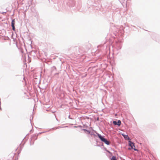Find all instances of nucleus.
<instances>
[{
	"label": "nucleus",
	"instance_id": "2",
	"mask_svg": "<svg viewBox=\"0 0 160 160\" xmlns=\"http://www.w3.org/2000/svg\"><path fill=\"white\" fill-rule=\"evenodd\" d=\"M129 145L131 147V148L134 149L135 150H137V149H135V146L134 145V143L130 141H129Z\"/></svg>",
	"mask_w": 160,
	"mask_h": 160
},
{
	"label": "nucleus",
	"instance_id": "3",
	"mask_svg": "<svg viewBox=\"0 0 160 160\" xmlns=\"http://www.w3.org/2000/svg\"><path fill=\"white\" fill-rule=\"evenodd\" d=\"M113 123L115 125H117L119 126L121 125V121H118V122L116 121H114L113 122Z\"/></svg>",
	"mask_w": 160,
	"mask_h": 160
},
{
	"label": "nucleus",
	"instance_id": "9",
	"mask_svg": "<svg viewBox=\"0 0 160 160\" xmlns=\"http://www.w3.org/2000/svg\"><path fill=\"white\" fill-rule=\"evenodd\" d=\"M98 118H97V120H98Z\"/></svg>",
	"mask_w": 160,
	"mask_h": 160
},
{
	"label": "nucleus",
	"instance_id": "5",
	"mask_svg": "<svg viewBox=\"0 0 160 160\" xmlns=\"http://www.w3.org/2000/svg\"><path fill=\"white\" fill-rule=\"evenodd\" d=\"M122 135L123 136L125 139L126 140H129V138L127 135H125L124 134H122Z\"/></svg>",
	"mask_w": 160,
	"mask_h": 160
},
{
	"label": "nucleus",
	"instance_id": "4",
	"mask_svg": "<svg viewBox=\"0 0 160 160\" xmlns=\"http://www.w3.org/2000/svg\"><path fill=\"white\" fill-rule=\"evenodd\" d=\"M12 29L13 30H15V28L14 26L15 24V19H13L12 21Z\"/></svg>",
	"mask_w": 160,
	"mask_h": 160
},
{
	"label": "nucleus",
	"instance_id": "1",
	"mask_svg": "<svg viewBox=\"0 0 160 160\" xmlns=\"http://www.w3.org/2000/svg\"><path fill=\"white\" fill-rule=\"evenodd\" d=\"M98 136L99 137V138L100 139V140L104 142L105 143H106L107 145H109V144L110 143L106 139L104 138L101 135L99 134L98 135Z\"/></svg>",
	"mask_w": 160,
	"mask_h": 160
},
{
	"label": "nucleus",
	"instance_id": "7",
	"mask_svg": "<svg viewBox=\"0 0 160 160\" xmlns=\"http://www.w3.org/2000/svg\"><path fill=\"white\" fill-rule=\"evenodd\" d=\"M84 131H85V132L86 133L89 134L90 133V131H89L88 130H84Z\"/></svg>",
	"mask_w": 160,
	"mask_h": 160
},
{
	"label": "nucleus",
	"instance_id": "8",
	"mask_svg": "<svg viewBox=\"0 0 160 160\" xmlns=\"http://www.w3.org/2000/svg\"><path fill=\"white\" fill-rule=\"evenodd\" d=\"M128 149L130 150V149H131V148H128Z\"/></svg>",
	"mask_w": 160,
	"mask_h": 160
},
{
	"label": "nucleus",
	"instance_id": "6",
	"mask_svg": "<svg viewBox=\"0 0 160 160\" xmlns=\"http://www.w3.org/2000/svg\"><path fill=\"white\" fill-rule=\"evenodd\" d=\"M111 160H117L116 159V158L114 156H113L111 159Z\"/></svg>",
	"mask_w": 160,
	"mask_h": 160
}]
</instances>
